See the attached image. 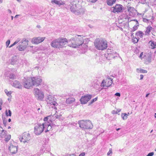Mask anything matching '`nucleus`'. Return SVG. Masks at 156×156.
I'll return each mask as SVG.
<instances>
[{"label": "nucleus", "mask_w": 156, "mask_h": 156, "mask_svg": "<svg viewBox=\"0 0 156 156\" xmlns=\"http://www.w3.org/2000/svg\"><path fill=\"white\" fill-rule=\"evenodd\" d=\"M83 39L82 37L80 36H78L75 39L74 38H71L67 40V44L70 47L74 48H76L80 45H83Z\"/></svg>", "instance_id": "obj_1"}, {"label": "nucleus", "mask_w": 156, "mask_h": 156, "mask_svg": "<svg viewBox=\"0 0 156 156\" xmlns=\"http://www.w3.org/2000/svg\"><path fill=\"white\" fill-rule=\"evenodd\" d=\"M67 39L66 38L59 37L53 40L50 44L54 48H62L67 44Z\"/></svg>", "instance_id": "obj_2"}, {"label": "nucleus", "mask_w": 156, "mask_h": 156, "mask_svg": "<svg viewBox=\"0 0 156 156\" xmlns=\"http://www.w3.org/2000/svg\"><path fill=\"white\" fill-rule=\"evenodd\" d=\"M54 116L50 115L45 117L44 119V122L43 123L44 126V129H45V133L51 130L53 126V121L54 120Z\"/></svg>", "instance_id": "obj_3"}, {"label": "nucleus", "mask_w": 156, "mask_h": 156, "mask_svg": "<svg viewBox=\"0 0 156 156\" xmlns=\"http://www.w3.org/2000/svg\"><path fill=\"white\" fill-rule=\"evenodd\" d=\"M94 44L97 49L103 50L106 49L108 46L107 41L103 39H97L94 41Z\"/></svg>", "instance_id": "obj_4"}, {"label": "nucleus", "mask_w": 156, "mask_h": 156, "mask_svg": "<svg viewBox=\"0 0 156 156\" xmlns=\"http://www.w3.org/2000/svg\"><path fill=\"white\" fill-rule=\"evenodd\" d=\"M80 127L83 129H91L93 125L91 121L89 120H82L78 122Z\"/></svg>", "instance_id": "obj_5"}, {"label": "nucleus", "mask_w": 156, "mask_h": 156, "mask_svg": "<svg viewBox=\"0 0 156 156\" xmlns=\"http://www.w3.org/2000/svg\"><path fill=\"white\" fill-rule=\"evenodd\" d=\"M28 45V41L23 38L18 44L16 48L20 51H23Z\"/></svg>", "instance_id": "obj_6"}, {"label": "nucleus", "mask_w": 156, "mask_h": 156, "mask_svg": "<svg viewBox=\"0 0 156 156\" xmlns=\"http://www.w3.org/2000/svg\"><path fill=\"white\" fill-rule=\"evenodd\" d=\"M46 101L48 105H53L54 107V109H56L55 106H57L58 104L56 102L57 99L54 96L49 95L46 99Z\"/></svg>", "instance_id": "obj_7"}, {"label": "nucleus", "mask_w": 156, "mask_h": 156, "mask_svg": "<svg viewBox=\"0 0 156 156\" xmlns=\"http://www.w3.org/2000/svg\"><path fill=\"white\" fill-rule=\"evenodd\" d=\"M34 95L36 98L38 100H42L44 98L43 92L37 88L34 89Z\"/></svg>", "instance_id": "obj_8"}, {"label": "nucleus", "mask_w": 156, "mask_h": 156, "mask_svg": "<svg viewBox=\"0 0 156 156\" xmlns=\"http://www.w3.org/2000/svg\"><path fill=\"white\" fill-rule=\"evenodd\" d=\"M43 123L41 124H38L36 125L34 128V132L36 135H39L44 131V126Z\"/></svg>", "instance_id": "obj_9"}, {"label": "nucleus", "mask_w": 156, "mask_h": 156, "mask_svg": "<svg viewBox=\"0 0 156 156\" xmlns=\"http://www.w3.org/2000/svg\"><path fill=\"white\" fill-rule=\"evenodd\" d=\"M19 139L21 142L28 143L30 139V134L29 133L25 132L22 134L21 136H20Z\"/></svg>", "instance_id": "obj_10"}, {"label": "nucleus", "mask_w": 156, "mask_h": 156, "mask_svg": "<svg viewBox=\"0 0 156 156\" xmlns=\"http://www.w3.org/2000/svg\"><path fill=\"white\" fill-rule=\"evenodd\" d=\"M32 80L31 78H27L23 80V84L25 88L28 89L32 86Z\"/></svg>", "instance_id": "obj_11"}, {"label": "nucleus", "mask_w": 156, "mask_h": 156, "mask_svg": "<svg viewBox=\"0 0 156 156\" xmlns=\"http://www.w3.org/2000/svg\"><path fill=\"white\" fill-rule=\"evenodd\" d=\"M32 80V86L37 87L40 85L42 81V80L40 77H31Z\"/></svg>", "instance_id": "obj_12"}, {"label": "nucleus", "mask_w": 156, "mask_h": 156, "mask_svg": "<svg viewBox=\"0 0 156 156\" xmlns=\"http://www.w3.org/2000/svg\"><path fill=\"white\" fill-rule=\"evenodd\" d=\"M91 95L87 94L82 96L80 99V101L81 104H85L91 99Z\"/></svg>", "instance_id": "obj_13"}, {"label": "nucleus", "mask_w": 156, "mask_h": 156, "mask_svg": "<svg viewBox=\"0 0 156 156\" xmlns=\"http://www.w3.org/2000/svg\"><path fill=\"white\" fill-rule=\"evenodd\" d=\"M15 144H16L13 142L10 144L9 149L12 154H15L17 151V147Z\"/></svg>", "instance_id": "obj_14"}, {"label": "nucleus", "mask_w": 156, "mask_h": 156, "mask_svg": "<svg viewBox=\"0 0 156 156\" xmlns=\"http://www.w3.org/2000/svg\"><path fill=\"white\" fill-rule=\"evenodd\" d=\"M45 39V37H34L32 39V41L33 43L37 44L43 41Z\"/></svg>", "instance_id": "obj_15"}, {"label": "nucleus", "mask_w": 156, "mask_h": 156, "mask_svg": "<svg viewBox=\"0 0 156 156\" xmlns=\"http://www.w3.org/2000/svg\"><path fill=\"white\" fill-rule=\"evenodd\" d=\"M123 6L121 5L116 4L113 7V12L114 13L122 12L123 9Z\"/></svg>", "instance_id": "obj_16"}, {"label": "nucleus", "mask_w": 156, "mask_h": 156, "mask_svg": "<svg viewBox=\"0 0 156 156\" xmlns=\"http://www.w3.org/2000/svg\"><path fill=\"white\" fill-rule=\"evenodd\" d=\"M127 10L129 15L133 16L136 14L137 10L133 7L129 6L127 7Z\"/></svg>", "instance_id": "obj_17"}, {"label": "nucleus", "mask_w": 156, "mask_h": 156, "mask_svg": "<svg viewBox=\"0 0 156 156\" xmlns=\"http://www.w3.org/2000/svg\"><path fill=\"white\" fill-rule=\"evenodd\" d=\"M117 53H107L105 54L104 55L105 57L108 59H111L112 58H114L116 56Z\"/></svg>", "instance_id": "obj_18"}, {"label": "nucleus", "mask_w": 156, "mask_h": 156, "mask_svg": "<svg viewBox=\"0 0 156 156\" xmlns=\"http://www.w3.org/2000/svg\"><path fill=\"white\" fill-rule=\"evenodd\" d=\"M12 85L14 87L19 89H21L22 88V85L19 81L17 80H15L13 82Z\"/></svg>", "instance_id": "obj_19"}, {"label": "nucleus", "mask_w": 156, "mask_h": 156, "mask_svg": "<svg viewBox=\"0 0 156 156\" xmlns=\"http://www.w3.org/2000/svg\"><path fill=\"white\" fill-rule=\"evenodd\" d=\"M144 58L147 62H150L151 59V54H145L144 55Z\"/></svg>", "instance_id": "obj_20"}, {"label": "nucleus", "mask_w": 156, "mask_h": 156, "mask_svg": "<svg viewBox=\"0 0 156 156\" xmlns=\"http://www.w3.org/2000/svg\"><path fill=\"white\" fill-rule=\"evenodd\" d=\"M51 2L52 4L55 3L60 6L61 5H63L65 3L63 2H60L59 1L56 0H51Z\"/></svg>", "instance_id": "obj_21"}, {"label": "nucleus", "mask_w": 156, "mask_h": 156, "mask_svg": "<svg viewBox=\"0 0 156 156\" xmlns=\"http://www.w3.org/2000/svg\"><path fill=\"white\" fill-rule=\"evenodd\" d=\"M111 81L110 82V83L109 84H106V82L105 81V80H103L101 83V86L104 87H109L110 86V85L112 84V79H110Z\"/></svg>", "instance_id": "obj_22"}, {"label": "nucleus", "mask_w": 156, "mask_h": 156, "mask_svg": "<svg viewBox=\"0 0 156 156\" xmlns=\"http://www.w3.org/2000/svg\"><path fill=\"white\" fill-rule=\"evenodd\" d=\"M75 101V98H70L66 99V103L67 104H70L74 102Z\"/></svg>", "instance_id": "obj_23"}, {"label": "nucleus", "mask_w": 156, "mask_h": 156, "mask_svg": "<svg viewBox=\"0 0 156 156\" xmlns=\"http://www.w3.org/2000/svg\"><path fill=\"white\" fill-rule=\"evenodd\" d=\"M70 5L71 11L74 13L76 11V5H73L72 4Z\"/></svg>", "instance_id": "obj_24"}, {"label": "nucleus", "mask_w": 156, "mask_h": 156, "mask_svg": "<svg viewBox=\"0 0 156 156\" xmlns=\"http://www.w3.org/2000/svg\"><path fill=\"white\" fill-rule=\"evenodd\" d=\"M116 0H107V4L110 6L112 5L115 3Z\"/></svg>", "instance_id": "obj_25"}, {"label": "nucleus", "mask_w": 156, "mask_h": 156, "mask_svg": "<svg viewBox=\"0 0 156 156\" xmlns=\"http://www.w3.org/2000/svg\"><path fill=\"white\" fill-rule=\"evenodd\" d=\"M152 29V27L151 26L148 27L146 29V30L145 31L146 35H148Z\"/></svg>", "instance_id": "obj_26"}, {"label": "nucleus", "mask_w": 156, "mask_h": 156, "mask_svg": "<svg viewBox=\"0 0 156 156\" xmlns=\"http://www.w3.org/2000/svg\"><path fill=\"white\" fill-rule=\"evenodd\" d=\"M16 62V56H15L13 57H12L11 59V63L12 65L14 64Z\"/></svg>", "instance_id": "obj_27"}, {"label": "nucleus", "mask_w": 156, "mask_h": 156, "mask_svg": "<svg viewBox=\"0 0 156 156\" xmlns=\"http://www.w3.org/2000/svg\"><path fill=\"white\" fill-rule=\"evenodd\" d=\"M144 33L141 31H139L136 33V35L137 36H139L140 37H143Z\"/></svg>", "instance_id": "obj_28"}, {"label": "nucleus", "mask_w": 156, "mask_h": 156, "mask_svg": "<svg viewBox=\"0 0 156 156\" xmlns=\"http://www.w3.org/2000/svg\"><path fill=\"white\" fill-rule=\"evenodd\" d=\"M128 115L127 113H122L121 115V117L124 120H125L126 119H127V116Z\"/></svg>", "instance_id": "obj_29"}, {"label": "nucleus", "mask_w": 156, "mask_h": 156, "mask_svg": "<svg viewBox=\"0 0 156 156\" xmlns=\"http://www.w3.org/2000/svg\"><path fill=\"white\" fill-rule=\"evenodd\" d=\"M55 118H56L54 119V121H55V120L56 119H58L60 120H63V117H61V115H56L54 117Z\"/></svg>", "instance_id": "obj_30"}, {"label": "nucleus", "mask_w": 156, "mask_h": 156, "mask_svg": "<svg viewBox=\"0 0 156 156\" xmlns=\"http://www.w3.org/2000/svg\"><path fill=\"white\" fill-rule=\"evenodd\" d=\"M151 42V48L152 49L156 47V44L154 42L151 41L150 43Z\"/></svg>", "instance_id": "obj_31"}, {"label": "nucleus", "mask_w": 156, "mask_h": 156, "mask_svg": "<svg viewBox=\"0 0 156 156\" xmlns=\"http://www.w3.org/2000/svg\"><path fill=\"white\" fill-rule=\"evenodd\" d=\"M139 38H136V37H134V36L132 38V40H133V42L134 43H136L138 41Z\"/></svg>", "instance_id": "obj_32"}, {"label": "nucleus", "mask_w": 156, "mask_h": 156, "mask_svg": "<svg viewBox=\"0 0 156 156\" xmlns=\"http://www.w3.org/2000/svg\"><path fill=\"white\" fill-rule=\"evenodd\" d=\"M5 93H6V95L9 97L11 96V94L12 93L11 91H8L7 89H5L4 90Z\"/></svg>", "instance_id": "obj_33"}, {"label": "nucleus", "mask_w": 156, "mask_h": 156, "mask_svg": "<svg viewBox=\"0 0 156 156\" xmlns=\"http://www.w3.org/2000/svg\"><path fill=\"white\" fill-rule=\"evenodd\" d=\"M9 114H8L7 110H6L5 111V114L7 116H11L12 115V112L10 110H8Z\"/></svg>", "instance_id": "obj_34"}, {"label": "nucleus", "mask_w": 156, "mask_h": 156, "mask_svg": "<svg viewBox=\"0 0 156 156\" xmlns=\"http://www.w3.org/2000/svg\"><path fill=\"white\" fill-rule=\"evenodd\" d=\"M2 119L3 120V123L5 126H6L7 120H6L5 117H4L2 115Z\"/></svg>", "instance_id": "obj_35"}, {"label": "nucleus", "mask_w": 156, "mask_h": 156, "mask_svg": "<svg viewBox=\"0 0 156 156\" xmlns=\"http://www.w3.org/2000/svg\"><path fill=\"white\" fill-rule=\"evenodd\" d=\"M10 138H11L10 135H8L7 136H5V140L6 142H8L10 140Z\"/></svg>", "instance_id": "obj_36"}, {"label": "nucleus", "mask_w": 156, "mask_h": 156, "mask_svg": "<svg viewBox=\"0 0 156 156\" xmlns=\"http://www.w3.org/2000/svg\"><path fill=\"white\" fill-rule=\"evenodd\" d=\"M139 26V24H136V25H135L133 27L132 30V31H134L136 30L138 28V27Z\"/></svg>", "instance_id": "obj_37"}, {"label": "nucleus", "mask_w": 156, "mask_h": 156, "mask_svg": "<svg viewBox=\"0 0 156 156\" xmlns=\"http://www.w3.org/2000/svg\"><path fill=\"white\" fill-rule=\"evenodd\" d=\"M15 75L13 73H12L10 74L9 78L11 79H15Z\"/></svg>", "instance_id": "obj_38"}, {"label": "nucleus", "mask_w": 156, "mask_h": 156, "mask_svg": "<svg viewBox=\"0 0 156 156\" xmlns=\"http://www.w3.org/2000/svg\"><path fill=\"white\" fill-rule=\"evenodd\" d=\"M98 99V98H95L91 100V101L90 102L89 105L93 104L95 101H96Z\"/></svg>", "instance_id": "obj_39"}, {"label": "nucleus", "mask_w": 156, "mask_h": 156, "mask_svg": "<svg viewBox=\"0 0 156 156\" xmlns=\"http://www.w3.org/2000/svg\"><path fill=\"white\" fill-rule=\"evenodd\" d=\"M140 71V73H147V71L146 70L143 69H141Z\"/></svg>", "instance_id": "obj_40"}, {"label": "nucleus", "mask_w": 156, "mask_h": 156, "mask_svg": "<svg viewBox=\"0 0 156 156\" xmlns=\"http://www.w3.org/2000/svg\"><path fill=\"white\" fill-rule=\"evenodd\" d=\"M21 40V39L20 38H18L14 42L16 44L18 43H19L20 42V41Z\"/></svg>", "instance_id": "obj_41"}, {"label": "nucleus", "mask_w": 156, "mask_h": 156, "mask_svg": "<svg viewBox=\"0 0 156 156\" xmlns=\"http://www.w3.org/2000/svg\"><path fill=\"white\" fill-rule=\"evenodd\" d=\"M21 40V39L20 38H18L14 42L16 44L18 43H19L20 42V41Z\"/></svg>", "instance_id": "obj_42"}, {"label": "nucleus", "mask_w": 156, "mask_h": 156, "mask_svg": "<svg viewBox=\"0 0 156 156\" xmlns=\"http://www.w3.org/2000/svg\"><path fill=\"white\" fill-rule=\"evenodd\" d=\"M10 43V41L9 40H8L6 42V46L7 47H8Z\"/></svg>", "instance_id": "obj_43"}, {"label": "nucleus", "mask_w": 156, "mask_h": 156, "mask_svg": "<svg viewBox=\"0 0 156 156\" xmlns=\"http://www.w3.org/2000/svg\"><path fill=\"white\" fill-rule=\"evenodd\" d=\"M154 154V153L153 152H151L149 153L146 156H152Z\"/></svg>", "instance_id": "obj_44"}, {"label": "nucleus", "mask_w": 156, "mask_h": 156, "mask_svg": "<svg viewBox=\"0 0 156 156\" xmlns=\"http://www.w3.org/2000/svg\"><path fill=\"white\" fill-rule=\"evenodd\" d=\"M98 0H89V2L92 3H94L96 2Z\"/></svg>", "instance_id": "obj_45"}, {"label": "nucleus", "mask_w": 156, "mask_h": 156, "mask_svg": "<svg viewBox=\"0 0 156 156\" xmlns=\"http://www.w3.org/2000/svg\"><path fill=\"white\" fill-rule=\"evenodd\" d=\"M112 113L113 114H118V112L115 110H113L112 112Z\"/></svg>", "instance_id": "obj_46"}, {"label": "nucleus", "mask_w": 156, "mask_h": 156, "mask_svg": "<svg viewBox=\"0 0 156 156\" xmlns=\"http://www.w3.org/2000/svg\"><path fill=\"white\" fill-rule=\"evenodd\" d=\"M143 20L144 22L147 23V22H148L149 20H147L146 19L144 18V19H143Z\"/></svg>", "instance_id": "obj_47"}, {"label": "nucleus", "mask_w": 156, "mask_h": 156, "mask_svg": "<svg viewBox=\"0 0 156 156\" xmlns=\"http://www.w3.org/2000/svg\"><path fill=\"white\" fill-rule=\"evenodd\" d=\"M85 155V153L84 152H82L80 154L79 156H84Z\"/></svg>", "instance_id": "obj_48"}, {"label": "nucleus", "mask_w": 156, "mask_h": 156, "mask_svg": "<svg viewBox=\"0 0 156 156\" xmlns=\"http://www.w3.org/2000/svg\"><path fill=\"white\" fill-rule=\"evenodd\" d=\"M112 153V149H110L109 151L108 152V153H107V154L108 155H109L110 154Z\"/></svg>", "instance_id": "obj_49"}, {"label": "nucleus", "mask_w": 156, "mask_h": 156, "mask_svg": "<svg viewBox=\"0 0 156 156\" xmlns=\"http://www.w3.org/2000/svg\"><path fill=\"white\" fill-rule=\"evenodd\" d=\"M115 95L116 96H119V97H120V94L119 93H116L115 94Z\"/></svg>", "instance_id": "obj_50"}, {"label": "nucleus", "mask_w": 156, "mask_h": 156, "mask_svg": "<svg viewBox=\"0 0 156 156\" xmlns=\"http://www.w3.org/2000/svg\"><path fill=\"white\" fill-rule=\"evenodd\" d=\"M143 52H142L140 54V56H139V57L140 58H144V57H142V55H143Z\"/></svg>", "instance_id": "obj_51"}, {"label": "nucleus", "mask_w": 156, "mask_h": 156, "mask_svg": "<svg viewBox=\"0 0 156 156\" xmlns=\"http://www.w3.org/2000/svg\"><path fill=\"white\" fill-rule=\"evenodd\" d=\"M141 69H138V68L137 69H136L137 72L138 73H140V71L141 70H140Z\"/></svg>", "instance_id": "obj_52"}, {"label": "nucleus", "mask_w": 156, "mask_h": 156, "mask_svg": "<svg viewBox=\"0 0 156 156\" xmlns=\"http://www.w3.org/2000/svg\"><path fill=\"white\" fill-rule=\"evenodd\" d=\"M16 44H15V42H14L12 44V45H10L9 47L10 48H11V47H12V46H13L15 45Z\"/></svg>", "instance_id": "obj_53"}, {"label": "nucleus", "mask_w": 156, "mask_h": 156, "mask_svg": "<svg viewBox=\"0 0 156 156\" xmlns=\"http://www.w3.org/2000/svg\"><path fill=\"white\" fill-rule=\"evenodd\" d=\"M132 21H134L136 22V24H139V23H138L137 20H135V19L133 20Z\"/></svg>", "instance_id": "obj_54"}, {"label": "nucleus", "mask_w": 156, "mask_h": 156, "mask_svg": "<svg viewBox=\"0 0 156 156\" xmlns=\"http://www.w3.org/2000/svg\"><path fill=\"white\" fill-rule=\"evenodd\" d=\"M140 80H141L143 79V77H144L143 75L141 74V75H140Z\"/></svg>", "instance_id": "obj_55"}, {"label": "nucleus", "mask_w": 156, "mask_h": 156, "mask_svg": "<svg viewBox=\"0 0 156 156\" xmlns=\"http://www.w3.org/2000/svg\"><path fill=\"white\" fill-rule=\"evenodd\" d=\"M2 99H0V105H1L2 104Z\"/></svg>", "instance_id": "obj_56"}, {"label": "nucleus", "mask_w": 156, "mask_h": 156, "mask_svg": "<svg viewBox=\"0 0 156 156\" xmlns=\"http://www.w3.org/2000/svg\"><path fill=\"white\" fill-rule=\"evenodd\" d=\"M110 78H108V83H107L106 84H109L110 83V82L111 81H110Z\"/></svg>", "instance_id": "obj_57"}, {"label": "nucleus", "mask_w": 156, "mask_h": 156, "mask_svg": "<svg viewBox=\"0 0 156 156\" xmlns=\"http://www.w3.org/2000/svg\"><path fill=\"white\" fill-rule=\"evenodd\" d=\"M8 11L10 13H12V11L10 10L9 9L8 10Z\"/></svg>", "instance_id": "obj_58"}, {"label": "nucleus", "mask_w": 156, "mask_h": 156, "mask_svg": "<svg viewBox=\"0 0 156 156\" xmlns=\"http://www.w3.org/2000/svg\"><path fill=\"white\" fill-rule=\"evenodd\" d=\"M121 111V109H118L117 110V111L118 112V113L119 112H120Z\"/></svg>", "instance_id": "obj_59"}, {"label": "nucleus", "mask_w": 156, "mask_h": 156, "mask_svg": "<svg viewBox=\"0 0 156 156\" xmlns=\"http://www.w3.org/2000/svg\"><path fill=\"white\" fill-rule=\"evenodd\" d=\"M149 94V93L147 94L146 95V97H147Z\"/></svg>", "instance_id": "obj_60"}, {"label": "nucleus", "mask_w": 156, "mask_h": 156, "mask_svg": "<svg viewBox=\"0 0 156 156\" xmlns=\"http://www.w3.org/2000/svg\"><path fill=\"white\" fill-rule=\"evenodd\" d=\"M19 16L18 15H16L15 16V18H16L17 17Z\"/></svg>", "instance_id": "obj_61"}, {"label": "nucleus", "mask_w": 156, "mask_h": 156, "mask_svg": "<svg viewBox=\"0 0 156 156\" xmlns=\"http://www.w3.org/2000/svg\"><path fill=\"white\" fill-rule=\"evenodd\" d=\"M11 120L10 119H8V122H10L11 121Z\"/></svg>", "instance_id": "obj_62"}, {"label": "nucleus", "mask_w": 156, "mask_h": 156, "mask_svg": "<svg viewBox=\"0 0 156 156\" xmlns=\"http://www.w3.org/2000/svg\"><path fill=\"white\" fill-rule=\"evenodd\" d=\"M68 156H75L74 154H73L72 155H68Z\"/></svg>", "instance_id": "obj_63"}, {"label": "nucleus", "mask_w": 156, "mask_h": 156, "mask_svg": "<svg viewBox=\"0 0 156 156\" xmlns=\"http://www.w3.org/2000/svg\"><path fill=\"white\" fill-rule=\"evenodd\" d=\"M154 117L155 118H156V113H155L154 115Z\"/></svg>", "instance_id": "obj_64"}]
</instances>
